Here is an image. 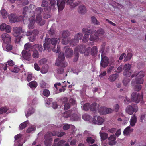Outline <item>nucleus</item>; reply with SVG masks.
Instances as JSON below:
<instances>
[{
  "label": "nucleus",
  "mask_w": 146,
  "mask_h": 146,
  "mask_svg": "<svg viewBox=\"0 0 146 146\" xmlns=\"http://www.w3.org/2000/svg\"><path fill=\"white\" fill-rule=\"evenodd\" d=\"M64 132H56L55 131L53 132H48L45 135V144L46 146H50L52 141V136H57L61 137L65 134Z\"/></svg>",
  "instance_id": "1"
},
{
  "label": "nucleus",
  "mask_w": 146,
  "mask_h": 146,
  "mask_svg": "<svg viewBox=\"0 0 146 146\" xmlns=\"http://www.w3.org/2000/svg\"><path fill=\"white\" fill-rule=\"evenodd\" d=\"M144 76V73L143 71H140L139 72H135L131 76V77L133 78L134 76L135 79L133 80L131 84L134 86L136 84H142L143 82V78Z\"/></svg>",
  "instance_id": "2"
},
{
  "label": "nucleus",
  "mask_w": 146,
  "mask_h": 146,
  "mask_svg": "<svg viewBox=\"0 0 146 146\" xmlns=\"http://www.w3.org/2000/svg\"><path fill=\"white\" fill-rule=\"evenodd\" d=\"M60 40L59 38H53L50 39L49 38H46L45 39V43L44 44V49L48 50L49 51V49L51 48V44L54 46L56 45L59 43Z\"/></svg>",
  "instance_id": "3"
},
{
  "label": "nucleus",
  "mask_w": 146,
  "mask_h": 146,
  "mask_svg": "<svg viewBox=\"0 0 146 146\" xmlns=\"http://www.w3.org/2000/svg\"><path fill=\"white\" fill-rule=\"evenodd\" d=\"M65 58L64 54L63 53H60L56 60V65L58 66H61L65 67L67 65V63L64 61Z\"/></svg>",
  "instance_id": "4"
},
{
  "label": "nucleus",
  "mask_w": 146,
  "mask_h": 146,
  "mask_svg": "<svg viewBox=\"0 0 146 146\" xmlns=\"http://www.w3.org/2000/svg\"><path fill=\"white\" fill-rule=\"evenodd\" d=\"M33 48L35 50L33 51L32 57L35 59L38 58L39 57V54L36 49H37L40 52H42L43 50L42 46L38 44H36L33 46Z\"/></svg>",
  "instance_id": "5"
},
{
  "label": "nucleus",
  "mask_w": 146,
  "mask_h": 146,
  "mask_svg": "<svg viewBox=\"0 0 146 146\" xmlns=\"http://www.w3.org/2000/svg\"><path fill=\"white\" fill-rule=\"evenodd\" d=\"M82 32L84 34L83 39V41L84 42H87L89 40V35L90 34H93L94 32L90 29H88L86 28H84L82 29Z\"/></svg>",
  "instance_id": "6"
},
{
  "label": "nucleus",
  "mask_w": 146,
  "mask_h": 146,
  "mask_svg": "<svg viewBox=\"0 0 146 146\" xmlns=\"http://www.w3.org/2000/svg\"><path fill=\"white\" fill-rule=\"evenodd\" d=\"M142 98V96L136 92H133L131 95V100L132 101L137 103H138Z\"/></svg>",
  "instance_id": "7"
},
{
  "label": "nucleus",
  "mask_w": 146,
  "mask_h": 146,
  "mask_svg": "<svg viewBox=\"0 0 146 146\" xmlns=\"http://www.w3.org/2000/svg\"><path fill=\"white\" fill-rule=\"evenodd\" d=\"M83 35L82 33H77L75 35L74 39L69 42L70 44L72 46L76 45L78 42L79 40H81Z\"/></svg>",
  "instance_id": "8"
},
{
  "label": "nucleus",
  "mask_w": 146,
  "mask_h": 146,
  "mask_svg": "<svg viewBox=\"0 0 146 146\" xmlns=\"http://www.w3.org/2000/svg\"><path fill=\"white\" fill-rule=\"evenodd\" d=\"M138 110V108L136 105L133 107L131 106H128L126 109V111L130 115H132L134 112H136Z\"/></svg>",
  "instance_id": "9"
},
{
  "label": "nucleus",
  "mask_w": 146,
  "mask_h": 146,
  "mask_svg": "<svg viewBox=\"0 0 146 146\" xmlns=\"http://www.w3.org/2000/svg\"><path fill=\"white\" fill-rule=\"evenodd\" d=\"M62 37L63 38L62 41V43L64 45H66L69 42V40L67 39V41L65 42V40H66V38L69 35L70 33L67 31H63L61 33Z\"/></svg>",
  "instance_id": "10"
},
{
  "label": "nucleus",
  "mask_w": 146,
  "mask_h": 146,
  "mask_svg": "<svg viewBox=\"0 0 146 146\" xmlns=\"http://www.w3.org/2000/svg\"><path fill=\"white\" fill-rule=\"evenodd\" d=\"M25 31V30L22 29L21 27H15L13 29V35L15 37H17L20 35L21 32L23 33Z\"/></svg>",
  "instance_id": "11"
},
{
  "label": "nucleus",
  "mask_w": 146,
  "mask_h": 146,
  "mask_svg": "<svg viewBox=\"0 0 146 146\" xmlns=\"http://www.w3.org/2000/svg\"><path fill=\"white\" fill-rule=\"evenodd\" d=\"M1 38L5 43L7 44L11 42V36L9 35L6 33H4L2 35Z\"/></svg>",
  "instance_id": "12"
},
{
  "label": "nucleus",
  "mask_w": 146,
  "mask_h": 146,
  "mask_svg": "<svg viewBox=\"0 0 146 146\" xmlns=\"http://www.w3.org/2000/svg\"><path fill=\"white\" fill-rule=\"evenodd\" d=\"M59 139H56L54 140V143L52 146H69V145L67 143L64 144L65 141L64 140L59 141L58 142Z\"/></svg>",
  "instance_id": "13"
},
{
  "label": "nucleus",
  "mask_w": 146,
  "mask_h": 146,
  "mask_svg": "<svg viewBox=\"0 0 146 146\" xmlns=\"http://www.w3.org/2000/svg\"><path fill=\"white\" fill-rule=\"evenodd\" d=\"M101 58L100 65L102 67L105 68L108 66L109 63L108 58L106 56H103L102 53L101 54Z\"/></svg>",
  "instance_id": "14"
},
{
  "label": "nucleus",
  "mask_w": 146,
  "mask_h": 146,
  "mask_svg": "<svg viewBox=\"0 0 146 146\" xmlns=\"http://www.w3.org/2000/svg\"><path fill=\"white\" fill-rule=\"evenodd\" d=\"M21 16L18 17L15 14H11L9 17V19L11 22H15L19 21Z\"/></svg>",
  "instance_id": "15"
},
{
  "label": "nucleus",
  "mask_w": 146,
  "mask_h": 146,
  "mask_svg": "<svg viewBox=\"0 0 146 146\" xmlns=\"http://www.w3.org/2000/svg\"><path fill=\"white\" fill-rule=\"evenodd\" d=\"M66 0H62L61 1H60L59 0H57V5L59 11L62 10L64 7Z\"/></svg>",
  "instance_id": "16"
},
{
  "label": "nucleus",
  "mask_w": 146,
  "mask_h": 146,
  "mask_svg": "<svg viewBox=\"0 0 146 146\" xmlns=\"http://www.w3.org/2000/svg\"><path fill=\"white\" fill-rule=\"evenodd\" d=\"M65 48L66 50L65 52V55L67 58L71 57L73 54V50L67 46H65Z\"/></svg>",
  "instance_id": "17"
},
{
  "label": "nucleus",
  "mask_w": 146,
  "mask_h": 146,
  "mask_svg": "<svg viewBox=\"0 0 146 146\" xmlns=\"http://www.w3.org/2000/svg\"><path fill=\"white\" fill-rule=\"evenodd\" d=\"M131 68V65L129 64H125V69L123 72V74L124 75L127 77H129L130 76H131V72H129Z\"/></svg>",
  "instance_id": "18"
},
{
  "label": "nucleus",
  "mask_w": 146,
  "mask_h": 146,
  "mask_svg": "<svg viewBox=\"0 0 146 146\" xmlns=\"http://www.w3.org/2000/svg\"><path fill=\"white\" fill-rule=\"evenodd\" d=\"M22 55L24 58L26 60L29 61L31 59V54L25 50L22 51Z\"/></svg>",
  "instance_id": "19"
},
{
  "label": "nucleus",
  "mask_w": 146,
  "mask_h": 146,
  "mask_svg": "<svg viewBox=\"0 0 146 146\" xmlns=\"http://www.w3.org/2000/svg\"><path fill=\"white\" fill-rule=\"evenodd\" d=\"M50 2V5L49 7L45 8V9L50 11L51 9L54 10L55 9V6L56 4L55 0H48Z\"/></svg>",
  "instance_id": "20"
},
{
  "label": "nucleus",
  "mask_w": 146,
  "mask_h": 146,
  "mask_svg": "<svg viewBox=\"0 0 146 146\" xmlns=\"http://www.w3.org/2000/svg\"><path fill=\"white\" fill-rule=\"evenodd\" d=\"M137 121V116L135 114H134L133 115L131 116V118L129 122L130 125L132 127L134 126L135 124L136 123Z\"/></svg>",
  "instance_id": "21"
},
{
  "label": "nucleus",
  "mask_w": 146,
  "mask_h": 146,
  "mask_svg": "<svg viewBox=\"0 0 146 146\" xmlns=\"http://www.w3.org/2000/svg\"><path fill=\"white\" fill-rule=\"evenodd\" d=\"M74 0H67L66 2L67 5H70V7L72 8H74L78 5L79 3L77 2L73 3Z\"/></svg>",
  "instance_id": "22"
},
{
  "label": "nucleus",
  "mask_w": 146,
  "mask_h": 146,
  "mask_svg": "<svg viewBox=\"0 0 146 146\" xmlns=\"http://www.w3.org/2000/svg\"><path fill=\"white\" fill-rule=\"evenodd\" d=\"M36 21L40 25H43L45 23V21L42 19V15L36 16Z\"/></svg>",
  "instance_id": "23"
},
{
  "label": "nucleus",
  "mask_w": 146,
  "mask_h": 146,
  "mask_svg": "<svg viewBox=\"0 0 146 146\" xmlns=\"http://www.w3.org/2000/svg\"><path fill=\"white\" fill-rule=\"evenodd\" d=\"M133 129L130 126L127 127L124 130L123 134L125 135H128L133 131Z\"/></svg>",
  "instance_id": "24"
},
{
  "label": "nucleus",
  "mask_w": 146,
  "mask_h": 146,
  "mask_svg": "<svg viewBox=\"0 0 146 146\" xmlns=\"http://www.w3.org/2000/svg\"><path fill=\"white\" fill-rule=\"evenodd\" d=\"M78 10L79 13L84 14L86 12V8L84 5H81L79 6Z\"/></svg>",
  "instance_id": "25"
},
{
  "label": "nucleus",
  "mask_w": 146,
  "mask_h": 146,
  "mask_svg": "<svg viewBox=\"0 0 146 146\" xmlns=\"http://www.w3.org/2000/svg\"><path fill=\"white\" fill-rule=\"evenodd\" d=\"M93 34H91L90 36L89 40H90L94 42H97L99 40V38L97 35H96V33H95L94 35H93Z\"/></svg>",
  "instance_id": "26"
},
{
  "label": "nucleus",
  "mask_w": 146,
  "mask_h": 146,
  "mask_svg": "<svg viewBox=\"0 0 146 146\" xmlns=\"http://www.w3.org/2000/svg\"><path fill=\"white\" fill-rule=\"evenodd\" d=\"M96 35H97L98 37H101L103 36L104 33V29L102 28L99 29L97 30L95 32Z\"/></svg>",
  "instance_id": "27"
},
{
  "label": "nucleus",
  "mask_w": 146,
  "mask_h": 146,
  "mask_svg": "<svg viewBox=\"0 0 146 146\" xmlns=\"http://www.w3.org/2000/svg\"><path fill=\"white\" fill-rule=\"evenodd\" d=\"M101 109H103V110L101 111V113L102 114H107L111 113L112 110L110 108H102Z\"/></svg>",
  "instance_id": "28"
},
{
  "label": "nucleus",
  "mask_w": 146,
  "mask_h": 146,
  "mask_svg": "<svg viewBox=\"0 0 146 146\" xmlns=\"http://www.w3.org/2000/svg\"><path fill=\"white\" fill-rule=\"evenodd\" d=\"M35 11L36 16H41L42 12L43 11V9L41 7H38L36 8Z\"/></svg>",
  "instance_id": "29"
},
{
  "label": "nucleus",
  "mask_w": 146,
  "mask_h": 146,
  "mask_svg": "<svg viewBox=\"0 0 146 146\" xmlns=\"http://www.w3.org/2000/svg\"><path fill=\"white\" fill-rule=\"evenodd\" d=\"M99 107V105L96 103H93L90 106V110L92 111H94Z\"/></svg>",
  "instance_id": "30"
},
{
  "label": "nucleus",
  "mask_w": 146,
  "mask_h": 146,
  "mask_svg": "<svg viewBox=\"0 0 146 146\" xmlns=\"http://www.w3.org/2000/svg\"><path fill=\"white\" fill-rule=\"evenodd\" d=\"M22 135L21 134H18L14 137L15 138V145H16V143H18L19 141L21 140Z\"/></svg>",
  "instance_id": "31"
},
{
  "label": "nucleus",
  "mask_w": 146,
  "mask_h": 146,
  "mask_svg": "<svg viewBox=\"0 0 146 146\" xmlns=\"http://www.w3.org/2000/svg\"><path fill=\"white\" fill-rule=\"evenodd\" d=\"M99 134L101 137V140H104L106 139L108 136V135L105 133H102L100 131Z\"/></svg>",
  "instance_id": "32"
},
{
  "label": "nucleus",
  "mask_w": 146,
  "mask_h": 146,
  "mask_svg": "<svg viewBox=\"0 0 146 146\" xmlns=\"http://www.w3.org/2000/svg\"><path fill=\"white\" fill-rule=\"evenodd\" d=\"M118 76L117 74H114L110 75L108 79L110 82L114 81Z\"/></svg>",
  "instance_id": "33"
},
{
  "label": "nucleus",
  "mask_w": 146,
  "mask_h": 146,
  "mask_svg": "<svg viewBox=\"0 0 146 146\" xmlns=\"http://www.w3.org/2000/svg\"><path fill=\"white\" fill-rule=\"evenodd\" d=\"M91 21L92 23L95 25H100V23L95 17L92 16L91 17Z\"/></svg>",
  "instance_id": "34"
},
{
  "label": "nucleus",
  "mask_w": 146,
  "mask_h": 146,
  "mask_svg": "<svg viewBox=\"0 0 146 146\" xmlns=\"http://www.w3.org/2000/svg\"><path fill=\"white\" fill-rule=\"evenodd\" d=\"M95 120L97 119L98 120V122H97V124L98 125H101L104 122V119L102 118L100 116H96L95 118L94 119Z\"/></svg>",
  "instance_id": "35"
},
{
  "label": "nucleus",
  "mask_w": 146,
  "mask_h": 146,
  "mask_svg": "<svg viewBox=\"0 0 146 146\" xmlns=\"http://www.w3.org/2000/svg\"><path fill=\"white\" fill-rule=\"evenodd\" d=\"M29 123L28 120H27L25 122L21 123L19 125V128L21 129H23L26 127Z\"/></svg>",
  "instance_id": "36"
},
{
  "label": "nucleus",
  "mask_w": 146,
  "mask_h": 146,
  "mask_svg": "<svg viewBox=\"0 0 146 146\" xmlns=\"http://www.w3.org/2000/svg\"><path fill=\"white\" fill-rule=\"evenodd\" d=\"M90 50V47H88L86 49H84L83 50V51L80 50V52L81 53H84L85 54V55L86 56H88L89 54Z\"/></svg>",
  "instance_id": "37"
},
{
  "label": "nucleus",
  "mask_w": 146,
  "mask_h": 146,
  "mask_svg": "<svg viewBox=\"0 0 146 146\" xmlns=\"http://www.w3.org/2000/svg\"><path fill=\"white\" fill-rule=\"evenodd\" d=\"M46 11H49L44 9V13L43 15V17L44 19H48L50 17L51 15L50 13L49 12L46 13Z\"/></svg>",
  "instance_id": "38"
},
{
  "label": "nucleus",
  "mask_w": 146,
  "mask_h": 146,
  "mask_svg": "<svg viewBox=\"0 0 146 146\" xmlns=\"http://www.w3.org/2000/svg\"><path fill=\"white\" fill-rule=\"evenodd\" d=\"M34 111L33 108L31 107V108H29V111L27 113H25V115L26 117L27 118L29 116L33 113H34Z\"/></svg>",
  "instance_id": "39"
},
{
  "label": "nucleus",
  "mask_w": 146,
  "mask_h": 146,
  "mask_svg": "<svg viewBox=\"0 0 146 146\" xmlns=\"http://www.w3.org/2000/svg\"><path fill=\"white\" fill-rule=\"evenodd\" d=\"M79 119V117L77 115H73L70 116V119L72 121H77Z\"/></svg>",
  "instance_id": "40"
},
{
  "label": "nucleus",
  "mask_w": 146,
  "mask_h": 146,
  "mask_svg": "<svg viewBox=\"0 0 146 146\" xmlns=\"http://www.w3.org/2000/svg\"><path fill=\"white\" fill-rule=\"evenodd\" d=\"M35 21L34 19L31 20L28 25V27L29 29H32L34 27V24Z\"/></svg>",
  "instance_id": "41"
},
{
  "label": "nucleus",
  "mask_w": 146,
  "mask_h": 146,
  "mask_svg": "<svg viewBox=\"0 0 146 146\" xmlns=\"http://www.w3.org/2000/svg\"><path fill=\"white\" fill-rule=\"evenodd\" d=\"M48 66L47 65H45L42 67L41 72L42 74H45L47 73L48 69Z\"/></svg>",
  "instance_id": "42"
},
{
  "label": "nucleus",
  "mask_w": 146,
  "mask_h": 146,
  "mask_svg": "<svg viewBox=\"0 0 146 146\" xmlns=\"http://www.w3.org/2000/svg\"><path fill=\"white\" fill-rule=\"evenodd\" d=\"M139 84H136L135 85L133 86L132 84V86L133 87L134 90L137 91H140L141 88V85H137Z\"/></svg>",
  "instance_id": "43"
},
{
  "label": "nucleus",
  "mask_w": 146,
  "mask_h": 146,
  "mask_svg": "<svg viewBox=\"0 0 146 146\" xmlns=\"http://www.w3.org/2000/svg\"><path fill=\"white\" fill-rule=\"evenodd\" d=\"M91 53L92 55H94L97 54V50L96 46H93L91 49Z\"/></svg>",
  "instance_id": "44"
},
{
  "label": "nucleus",
  "mask_w": 146,
  "mask_h": 146,
  "mask_svg": "<svg viewBox=\"0 0 146 146\" xmlns=\"http://www.w3.org/2000/svg\"><path fill=\"white\" fill-rule=\"evenodd\" d=\"M70 113L71 112L70 111H66L62 114V116L64 118H68L70 116Z\"/></svg>",
  "instance_id": "45"
},
{
  "label": "nucleus",
  "mask_w": 146,
  "mask_h": 146,
  "mask_svg": "<svg viewBox=\"0 0 146 146\" xmlns=\"http://www.w3.org/2000/svg\"><path fill=\"white\" fill-rule=\"evenodd\" d=\"M30 87L32 88H35L37 86V84L35 81H32L29 83Z\"/></svg>",
  "instance_id": "46"
},
{
  "label": "nucleus",
  "mask_w": 146,
  "mask_h": 146,
  "mask_svg": "<svg viewBox=\"0 0 146 146\" xmlns=\"http://www.w3.org/2000/svg\"><path fill=\"white\" fill-rule=\"evenodd\" d=\"M48 2L46 0H43L41 6L42 7H46L45 8H47V7H49V6H48Z\"/></svg>",
  "instance_id": "47"
},
{
  "label": "nucleus",
  "mask_w": 146,
  "mask_h": 146,
  "mask_svg": "<svg viewBox=\"0 0 146 146\" xmlns=\"http://www.w3.org/2000/svg\"><path fill=\"white\" fill-rule=\"evenodd\" d=\"M86 140L87 142L89 144H92L95 141L92 137H88L87 138Z\"/></svg>",
  "instance_id": "48"
},
{
  "label": "nucleus",
  "mask_w": 146,
  "mask_h": 146,
  "mask_svg": "<svg viewBox=\"0 0 146 146\" xmlns=\"http://www.w3.org/2000/svg\"><path fill=\"white\" fill-rule=\"evenodd\" d=\"M36 127L34 125H32L27 130V133H30L32 131H34L35 130Z\"/></svg>",
  "instance_id": "49"
},
{
  "label": "nucleus",
  "mask_w": 146,
  "mask_h": 146,
  "mask_svg": "<svg viewBox=\"0 0 146 146\" xmlns=\"http://www.w3.org/2000/svg\"><path fill=\"white\" fill-rule=\"evenodd\" d=\"M132 56V54L131 53H129L127 54L126 57L124 60L125 62L129 60Z\"/></svg>",
  "instance_id": "50"
},
{
  "label": "nucleus",
  "mask_w": 146,
  "mask_h": 146,
  "mask_svg": "<svg viewBox=\"0 0 146 146\" xmlns=\"http://www.w3.org/2000/svg\"><path fill=\"white\" fill-rule=\"evenodd\" d=\"M82 118L85 121H89L91 118V117L87 114H84L82 116Z\"/></svg>",
  "instance_id": "51"
},
{
  "label": "nucleus",
  "mask_w": 146,
  "mask_h": 146,
  "mask_svg": "<svg viewBox=\"0 0 146 146\" xmlns=\"http://www.w3.org/2000/svg\"><path fill=\"white\" fill-rule=\"evenodd\" d=\"M0 13L4 18L6 17L7 15V12L4 9H2L0 11Z\"/></svg>",
  "instance_id": "52"
},
{
  "label": "nucleus",
  "mask_w": 146,
  "mask_h": 146,
  "mask_svg": "<svg viewBox=\"0 0 146 146\" xmlns=\"http://www.w3.org/2000/svg\"><path fill=\"white\" fill-rule=\"evenodd\" d=\"M77 50H76V49H75L74 51V54H75V57L73 60V61L74 62H76L78 58V53L77 52Z\"/></svg>",
  "instance_id": "53"
},
{
  "label": "nucleus",
  "mask_w": 146,
  "mask_h": 146,
  "mask_svg": "<svg viewBox=\"0 0 146 146\" xmlns=\"http://www.w3.org/2000/svg\"><path fill=\"white\" fill-rule=\"evenodd\" d=\"M83 109L85 111H87L90 109V104L88 103L85 104L83 106Z\"/></svg>",
  "instance_id": "54"
},
{
  "label": "nucleus",
  "mask_w": 146,
  "mask_h": 146,
  "mask_svg": "<svg viewBox=\"0 0 146 146\" xmlns=\"http://www.w3.org/2000/svg\"><path fill=\"white\" fill-rule=\"evenodd\" d=\"M43 94V95L47 97L50 94V92L49 90L47 89L44 90Z\"/></svg>",
  "instance_id": "55"
},
{
  "label": "nucleus",
  "mask_w": 146,
  "mask_h": 146,
  "mask_svg": "<svg viewBox=\"0 0 146 146\" xmlns=\"http://www.w3.org/2000/svg\"><path fill=\"white\" fill-rule=\"evenodd\" d=\"M57 73L58 74H62L64 73V70L62 68H58L57 69Z\"/></svg>",
  "instance_id": "56"
},
{
  "label": "nucleus",
  "mask_w": 146,
  "mask_h": 146,
  "mask_svg": "<svg viewBox=\"0 0 146 146\" xmlns=\"http://www.w3.org/2000/svg\"><path fill=\"white\" fill-rule=\"evenodd\" d=\"M33 48V46H32L31 44L29 43H27L25 45L24 49L25 50H28L29 48Z\"/></svg>",
  "instance_id": "57"
},
{
  "label": "nucleus",
  "mask_w": 146,
  "mask_h": 146,
  "mask_svg": "<svg viewBox=\"0 0 146 146\" xmlns=\"http://www.w3.org/2000/svg\"><path fill=\"white\" fill-rule=\"evenodd\" d=\"M85 48V47L84 46L81 45V46H79L77 48H76L75 49H76L77 50V52L78 53V52H80V50H82V51L84 50Z\"/></svg>",
  "instance_id": "58"
},
{
  "label": "nucleus",
  "mask_w": 146,
  "mask_h": 146,
  "mask_svg": "<svg viewBox=\"0 0 146 146\" xmlns=\"http://www.w3.org/2000/svg\"><path fill=\"white\" fill-rule=\"evenodd\" d=\"M8 109L6 107H3L0 108V114H2L6 112Z\"/></svg>",
  "instance_id": "59"
},
{
  "label": "nucleus",
  "mask_w": 146,
  "mask_h": 146,
  "mask_svg": "<svg viewBox=\"0 0 146 146\" xmlns=\"http://www.w3.org/2000/svg\"><path fill=\"white\" fill-rule=\"evenodd\" d=\"M47 60L45 58H43L39 60L38 62V63L40 65H42L44 64L46 62Z\"/></svg>",
  "instance_id": "60"
},
{
  "label": "nucleus",
  "mask_w": 146,
  "mask_h": 146,
  "mask_svg": "<svg viewBox=\"0 0 146 146\" xmlns=\"http://www.w3.org/2000/svg\"><path fill=\"white\" fill-rule=\"evenodd\" d=\"M108 139L109 141H115L116 139V137L115 136V135H111L109 137Z\"/></svg>",
  "instance_id": "61"
},
{
  "label": "nucleus",
  "mask_w": 146,
  "mask_h": 146,
  "mask_svg": "<svg viewBox=\"0 0 146 146\" xmlns=\"http://www.w3.org/2000/svg\"><path fill=\"white\" fill-rule=\"evenodd\" d=\"M28 9V8L27 6L24 7L23 9V16L25 17H27L26 16V12H27Z\"/></svg>",
  "instance_id": "62"
},
{
  "label": "nucleus",
  "mask_w": 146,
  "mask_h": 146,
  "mask_svg": "<svg viewBox=\"0 0 146 146\" xmlns=\"http://www.w3.org/2000/svg\"><path fill=\"white\" fill-rule=\"evenodd\" d=\"M5 30L7 33H9L11 31V29L9 25H6Z\"/></svg>",
  "instance_id": "63"
},
{
  "label": "nucleus",
  "mask_w": 146,
  "mask_h": 146,
  "mask_svg": "<svg viewBox=\"0 0 146 146\" xmlns=\"http://www.w3.org/2000/svg\"><path fill=\"white\" fill-rule=\"evenodd\" d=\"M36 36L33 35L31 36L28 37V38L30 41L31 42L34 41L35 39Z\"/></svg>",
  "instance_id": "64"
}]
</instances>
